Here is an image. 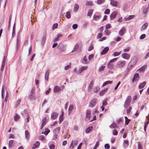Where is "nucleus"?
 <instances>
[{"instance_id":"nucleus-63","label":"nucleus","mask_w":149,"mask_h":149,"mask_svg":"<svg viewBox=\"0 0 149 149\" xmlns=\"http://www.w3.org/2000/svg\"><path fill=\"white\" fill-rule=\"evenodd\" d=\"M104 147L106 149H109L110 148V146L108 144H106L104 145Z\"/></svg>"},{"instance_id":"nucleus-29","label":"nucleus","mask_w":149,"mask_h":149,"mask_svg":"<svg viewBox=\"0 0 149 149\" xmlns=\"http://www.w3.org/2000/svg\"><path fill=\"white\" fill-rule=\"evenodd\" d=\"M123 145L125 148L127 147L129 145V141L128 140H125L124 141Z\"/></svg>"},{"instance_id":"nucleus-2","label":"nucleus","mask_w":149,"mask_h":149,"mask_svg":"<svg viewBox=\"0 0 149 149\" xmlns=\"http://www.w3.org/2000/svg\"><path fill=\"white\" fill-rule=\"evenodd\" d=\"M78 142L77 141L72 140L69 146L70 149H73L74 147L77 145Z\"/></svg>"},{"instance_id":"nucleus-60","label":"nucleus","mask_w":149,"mask_h":149,"mask_svg":"<svg viewBox=\"0 0 149 149\" xmlns=\"http://www.w3.org/2000/svg\"><path fill=\"white\" fill-rule=\"evenodd\" d=\"M111 27V26L110 24H107L106 25V29H109Z\"/></svg>"},{"instance_id":"nucleus-25","label":"nucleus","mask_w":149,"mask_h":149,"mask_svg":"<svg viewBox=\"0 0 149 149\" xmlns=\"http://www.w3.org/2000/svg\"><path fill=\"white\" fill-rule=\"evenodd\" d=\"M94 82L93 81H91L90 83L89 84V86H88V90L89 91H90L91 90V88L93 87V84Z\"/></svg>"},{"instance_id":"nucleus-39","label":"nucleus","mask_w":149,"mask_h":149,"mask_svg":"<svg viewBox=\"0 0 149 149\" xmlns=\"http://www.w3.org/2000/svg\"><path fill=\"white\" fill-rule=\"evenodd\" d=\"M50 132L49 130L47 129H46L43 132H42V133L44 134L45 135H47L48 133Z\"/></svg>"},{"instance_id":"nucleus-48","label":"nucleus","mask_w":149,"mask_h":149,"mask_svg":"<svg viewBox=\"0 0 149 149\" xmlns=\"http://www.w3.org/2000/svg\"><path fill=\"white\" fill-rule=\"evenodd\" d=\"M66 16L68 19H69L70 17V13L68 12H67L66 14Z\"/></svg>"},{"instance_id":"nucleus-11","label":"nucleus","mask_w":149,"mask_h":149,"mask_svg":"<svg viewBox=\"0 0 149 149\" xmlns=\"http://www.w3.org/2000/svg\"><path fill=\"white\" fill-rule=\"evenodd\" d=\"M91 111L89 110H87L86 112V120H88L90 118L91 116Z\"/></svg>"},{"instance_id":"nucleus-44","label":"nucleus","mask_w":149,"mask_h":149,"mask_svg":"<svg viewBox=\"0 0 149 149\" xmlns=\"http://www.w3.org/2000/svg\"><path fill=\"white\" fill-rule=\"evenodd\" d=\"M5 89V86H3L2 87V97L3 98V93L4 91V90Z\"/></svg>"},{"instance_id":"nucleus-6","label":"nucleus","mask_w":149,"mask_h":149,"mask_svg":"<svg viewBox=\"0 0 149 149\" xmlns=\"http://www.w3.org/2000/svg\"><path fill=\"white\" fill-rule=\"evenodd\" d=\"M97 100L96 99H93L90 102L89 107H92L95 106L96 104Z\"/></svg>"},{"instance_id":"nucleus-32","label":"nucleus","mask_w":149,"mask_h":149,"mask_svg":"<svg viewBox=\"0 0 149 149\" xmlns=\"http://www.w3.org/2000/svg\"><path fill=\"white\" fill-rule=\"evenodd\" d=\"M93 129V127L90 126L88 127L85 130V132L86 133H88L91 131Z\"/></svg>"},{"instance_id":"nucleus-49","label":"nucleus","mask_w":149,"mask_h":149,"mask_svg":"<svg viewBox=\"0 0 149 149\" xmlns=\"http://www.w3.org/2000/svg\"><path fill=\"white\" fill-rule=\"evenodd\" d=\"M78 47V46L77 45H76L74 47L72 51V52H75L76 50L77 49V48Z\"/></svg>"},{"instance_id":"nucleus-30","label":"nucleus","mask_w":149,"mask_h":149,"mask_svg":"<svg viewBox=\"0 0 149 149\" xmlns=\"http://www.w3.org/2000/svg\"><path fill=\"white\" fill-rule=\"evenodd\" d=\"M101 16L100 15H94L93 17V19L94 20H98L101 17Z\"/></svg>"},{"instance_id":"nucleus-51","label":"nucleus","mask_w":149,"mask_h":149,"mask_svg":"<svg viewBox=\"0 0 149 149\" xmlns=\"http://www.w3.org/2000/svg\"><path fill=\"white\" fill-rule=\"evenodd\" d=\"M39 139L40 140L43 141L45 139V137L43 136V135H41L40 136Z\"/></svg>"},{"instance_id":"nucleus-16","label":"nucleus","mask_w":149,"mask_h":149,"mask_svg":"<svg viewBox=\"0 0 149 149\" xmlns=\"http://www.w3.org/2000/svg\"><path fill=\"white\" fill-rule=\"evenodd\" d=\"M147 68V65H145L141 67V68L138 70V71H139L141 72H143L145 70V69L146 68Z\"/></svg>"},{"instance_id":"nucleus-1","label":"nucleus","mask_w":149,"mask_h":149,"mask_svg":"<svg viewBox=\"0 0 149 149\" xmlns=\"http://www.w3.org/2000/svg\"><path fill=\"white\" fill-rule=\"evenodd\" d=\"M125 64V61L123 60H120L117 63L116 66L118 68H123Z\"/></svg>"},{"instance_id":"nucleus-24","label":"nucleus","mask_w":149,"mask_h":149,"mask_svg":"<svg viewBox=\"0 0 149 149\" xmlns=\"http://www.w3.org/2000/svg\"><path fill=\"white\" fill-rule=\"evenodd\" d=\"M60 88L58 86H56L54 90V91L55 93H56L59 92L60 90Z\"/></svg>"},{"instance_id":"nucleus-52","label":"nucleus","mask_w":149,"mask_h":149,"mask_svg":"<svg viewBox=\"0 0 149 149\" xmlns=\"http://www.w3.org/2000/svg\"><path fill=\"white\" fill-rule=\"evenodd\" d=\"M105 1V0H97V3L99 4H100Z\"/></svg>"},{"instance_id":"nucleus-43","label":"nucleus","mask_w":149,"mask_h":149,"mask_svg":"<svg viewBox=\"0 0 149 149\" xmlns=\"http://www.w3.org/2000/svg\"><path fill=\"white\" fill-rule=\"evenodd\" d=\"M73 109V107L72 105H70L69 109V112L70 113Z\"/></svg>"},{"instance_id":"nucleus-15","label":"nucleus","mask_w":149,"mask_h":149,"mask_svg":"<svg viewBox=\"0 0 149 149\" xmlns=\"http://www.w3.org/2000/svg\"><path fill=\"white\" fill-rule=\"evenodd\" d=\"M50 71L49 70H47L45 73V79L47 81L48 80V77Z\"/></svg>"},{"instance_id":"nucleus-56","label":"nucleus","mask_w":149,"mask_h":149,"mask_svg":"<svg viewBox=\"0 0 149 149\" xmlns=\"http://www.w3.org/2000/svg\"><path fill=\"white\" fill-rule=\"evenodd\" d=\"M58 24L57 23L54 24L53 26V30H54L56 28L58 27Z\"/></svg>"},{"instance_id":"nucleus-8","label":"nucleus","mask_w":149,"mask_h":149,"mask_svg":"<svg viewBox=\"0 0 149 149\" xmlns=\"http://www.w3.org/2000/svg\"><path fill=\"white\" fill-rule=\"evenodd\" d=\"M58 116V114L56 112H54L51 114V118L52 120L56 119Z\"/></svg>"},{"instance_id":"nucleus-34","label":"nucleus","mask_w":149,"mask_h":149,"mask_svg":"<svg viewBox=\"0 0 149 149\" xmlns=\"http://www.w3.org/2000/svg\"><path fill=\"white\" fill-rule=\"evenodd\" d=\"M112 82V81H106L104 82V83L102 85V86L103 87L104 86H105L107 85V84H111Z\"/></svg>"},{"instance_id":"nucleus-28","label":"nucleus","mask_w":149,"mask_h":149,"mask_svg":"<svg viewBox=\"0 0 149 149\" xmlns=\"http://www.w3.org/2000/svg\"><path fill=\"white\" fill-rule=\"evenodd\" d=\"M107 67L108 68L111 69H112L113 68V64L109 62L107 64Z\"/></svg>"},{"instance_id":"nucleus-7","label":"nucleus","mask_w":149,"mask_h":149,"mask_svg":"<svg viewBox=\"0 0 149 149\" xmlns=\"http://www.w3.org/2000/svg\"><path fill=\"white\" fill-rule=\"evenodd\" d=\"M121 55L122 58L127 60L129 59L130 57V55L127 53H123Z\"/></svg>"},{"instance_id":"nucleus-40","label":"nucleus","mask_w":149,"mask_h":149,"mask_svg":"<svg viewBox=\"0 0 149 149\" xmlns=\"http://www.w3.org/2000/svg\"><path fill=\"white\" fill-rule=\"evenodd\" d=\"M60 130V128L58 127L56 128L54 131V132L56 133H58Z\"/></svg>"},{"instance_id":"nucleus-23","label":"nucleus","mask_w":149,"mask_h":149,"mask_svg":"<svg viewBox=\"0 0 149 149\" xmlns=\"http://www.w3.org/2000/svg\"><path fill=\"white\" fill-rule=\"evenodd\" d=\"M109 127L111 128H118V126L116 123H113L111 125L109 126Z\"/></svg>"},{"instance_id":"nucleus-14","label":"nucleus","mask_w":149,"mask_h":149,"mask_svg":"<svg viewBox=\"0 0 149 149\" xmlns=\"http://www.w3.org/2000/svg\"><path fill=\"white\" fill-rule=\"evenodd\" d=\"M109 48L108 47H105L101 53V55H104L106 54L108 51Z\"/></svg>"},{"instance_id":"nucleus-19","label":"nucleus","mask_w":149,"mask_h":149,"mask_svg":"<svg viewBox=\"0 0 149 149\" xmlns=\"http://www.w3.org/2000/svg\"><path fill=\"white\" fill-rule=\"evenodd\" d=\"M40 145V143L38 141H36V143L33 144L32 147V149H34L36 148H38Z\"/></svg>"},{"instance_id":"nucleus-21","label":"nucleus","mask_w":149,"mask_h":149,"mask_svg":"<svg viewBox=\"0 0 149 149\" xmlns=\"http://www.w3.org/2000/svg\"><path fill=\"white\" fill-rule=\"evenodd\" d=\"M132 66H128L127 68L125 70V75H127L128 74V73L129 72V71L132 68Z\"/></svg>"},{"instance_id":"nucleus-22","label":"nucleus","mask_w":149,"mask_h":149,"mask_svg":"<svg viewBox=\"0 0 149 149\" xmlns=\"http://www.w3.org/2000/svg\"><path fill=\"white\" fill-rule=\"evenodd\" d=\"M6 60V56H4V58L3 60L2 65V67L1 68V70H3L4 69V66L5 64V62Z\"/></svg>"},{"instance_id":"nucleus-4","label":"nucleus","mask_w":149,"mask_h":149,"mask_svg":"<svg viewBox=\"0 0 149 149\" xmlns=\"http://www.w3.org/2000/svg\"><path fill=\"white\" fill-rule=\"evenodd\" d=\"M139 78V74L138 73L135 74L134 76V77L132 80V83H133L134 82H137L138 81Z\"/></svg>"},{"instance_id":"nucleus-53","label":"nucleus","mask_w":149,"mask_h":149,"mask_svg":"<svg viewBox=\"0 0 149 149\" xmlns=\"http://www.w3.org/2000/svg\"><path fill=\"white\" fill-rule=\"evenodd\" d=\"M112 133L113 135H116L118 134V132L116 130L114 129Z\"/></svg>"},{"instance_id":"nucleus-45","label":"nucleus","mask_w":149,"mask_h":149,"mask_svg":"<svg viewBox=\"0 0 149 149\" xmlns=\"http://www.w3.org/2000/svg\"><path fill=\"white\" fill-rule=\"evenodd\" d=\"M134 17V15H130L129 16V17H127L125 18V20H129L131 19H132V18H133Z\"/></svg>"},{"instance_id":"nucleus-12","label":"nucleus","mask_w":149,"mask_h":149,"mask_svg":"<svg viewBox=\"0 0 149 149\" xmlns=\"http://www.w3.org/2000/svg\"><path fill=\"white\" fill-rule=\"evenodd\" d=\"M63 110L62 111V114L59 117V123L60 124L63 120Z\"/></svg>"},{"instance_id":"nucleus-55","label":"nucleus","mask_w":149,"mask_h":149,"mask_svg":"<svg viewBox=\"0 0 149 149\" xmlns=\"http://www.w3.org/2000/svg\"><path fill=\"white\" fill-rule=\"evenodd\" d=\"M71 66V64H70L65 67L64 69L65 70H67Z\"/></svg>"},{"instance_id":"nucleus-17","label":"nucleus","mask_w":149,"mask_h":149,"mask_svg":"<svg viewBox=\"0 0 149 149\" xmlns=\"http://www.w3.org/2000/svg\"><path fill=\"white\" fill-rule=\"evenodd\" d=\"M89 60L87 59V57L85 56L83 58L82 62L84 64H88L89 63Z\"/></svg>"},{"instance_id":"nucleus-13","label":"nucleus","mask_w":149,"mask_h":149,"mask_svg":"<svg viewBox=\"0 0 149 149\" xmlns=\"http://www.w3.org/2000/svg\"><path fill=\"white\" fill-rule=\"evenodd\" d=\"M47 122V120L46 119V118H44L42 121V123L41 127V129H42L44 126L46 124Z\"/></svg>"},{"instance_id":"nucleus-20","label":"nucleus","mask_w":149,"mask_h":149,"mask_svg":"<svg viewBox=\"0 0 149 149\" xmlns=\"http://www.w3.org/2000/svg\"><path fill=\"white\" fill-rule=\"evenodd\" d=\"M110 4L113 6L116 7L118 6V3L116 1H111Z\"/></svg>"},{"instance_id":"nucleus-59","label":"nucleus","mask_w":149,"mask_h":149,"mask_svg":"<svg viewBox=\"0 0 149 149\" xmlns=\"http://www.w3.org/2000/svg\"><path fill=\"white\" fill-rule=\"evenodd\" d=\"M110 12V10L108 9H106L104 12L105 14H108Z\"/></svg>"},{"instance_id":"nucleus-10","label":"nucleus","mask_w":149,"mask_h":149,"mask_svg":"<svg viewBox=\"0 0 149 149\" xmlns=\"http://www.w3.org/2000/svg\"><path fill=\"white\" fill-rule=\"evenodd\" d=\"M126 31V29L124 27H123L120 31L119 34L120 36H122Z\"/></svg>"},{"instance_id":"nucleus-41","label":"nucleus","mask_w":149,"mask_h":149,"mask_svg":"<svg viewBox=\"0 0 149 149\" xmlns=\"http://www.w3.org/2000/svg\"><path fill=\"white\" fill-rule=\"evenodd\" d=\"M105 68V66H102L100 67L99 69V71L100 72L104 70Z\"/></svg>"},{"instance_id":"nucleus-64","label":"nucleus","mask_w":149,"mask_h":149,"mask_svg":"<svg viewBox=\"0 0 149 149\" xmlns=\"http://www.w3.org/2000/svg\"><path fill=\"white\" fill-rule=\"evenodd\" d=\"M78 27V25L77 24H74L72 26V28L73 29H76Z\"/></svg>"},{"instance_id":"nucleus-5","label":"nucleus","mask_w":149,"mask_h":149,"mask_svg":"<svg viewBox=\"0 0 149 149\" xmlns=\"http://www.w3.org/2000/svg\"><path fill=\"white\" fill-rule=\"evenodd\" d=\"M88 68V66H84L79 68L77 72V74H80L84 70H86Z\"/></svg>"},{"instance_id":"nucleus-62","label":"nucleus","mask_w":149,"mask_h":149,"mask_svg":"<svg viewBox=\"0 0 149 149\" xmlns=\"http://www.w3.org/2000/svg\"><path fill=\"white\" fill-rule=\"evenodd\" d=\"M130 47H127L126 49H125L123 50V51L124 52H127L129 51L130 50Z\"/></svg>"},{"instance_id":"nucleus-27","label":"nucleus","mask_w":149,"mask_h":149,"mask_svg":"<svg viewBox=\"0 0 149 149\" xmlns=\"http://www.w3.org/2000/svg\"><path fill=\"white\" fill-rule=\"evenodd\" d=\"M146 82H143L142 83H141L140 85H139V89H141L143 88L146 85Z\"/></svg>"},{"instance_id":"nucleus-38","label":"nucleus","mask_w":149,"mask_h":149,"mask_svg":"<svg viewBox=\"0 0 149 149\" xmlns=\"http://www.w3.org/2000/svg\"><path fill=\"white\" fill-rule=\"evenodd\" d=\"M121 53V52H114L113 53V55L114 56H118Z\"/></svg>"},{"instance_id":"nucleus-42","label":"nucleus","mask_w":149,"mask_h":149,"mask_svg":"<svg viewBox=\"0 0 149 149\" xmlns=\"http://www.w3.org/2000/svg\"><path fill=\"white\" fill-rule=\"evenodd\" d=\"M107 100L105 99L104 101L102 102V106H104L106 105L107 104Z\"/></svg>"},{"instance_id":"nucleus-37","label":"nucleus","mask_w":149,"mask_h":149,"mask_svg":"<svg viewBox=\"0 0 149 149\" xmlns=\"http://www.w3.org/2000/svg\"><path fill=\"white\" fill-rule=\"evenodd\" d=\"M107 88H106L102 91L100 93V95H103L107 90Z\"/></svg>"},{"instance_id":"nucleus-47","label":"nucleus","mask_w":149,"mask_h":149,"mask_svg":"<svg viewBox=\"0 0 149 149\" xmlns=\"http://www.w3.org/2000/svg\"><path fill=\"white\" fill-rule=\"evenodd\" d=\"M13 142V140H10L9 141V146L10 148H11L12 147V144Z\"/></svg>"},{"instance_id":"nucleus-57","label":"nucleus","mask_w":149,"mask_h":149,"mask_svg":"<svg viewBox=\"0 0 149 149\" xmlns=\"http://www.w3.org/2000/svg\"><path fill=\"white\" fill-rule=\"evenodd\" d=\"M55 146L54 144H52L49 146V148L50 149H54Z\"/></svg>"},{"instance_id":"nucleus-54","label":"nucleus","mask_w":149,"mask_h":149,"mask_svg":"<svg viewBox=\"0 0 149 149\" xmlns=\"http://www.w3.org/2000/svg\"><path fill=\"white\" fill-rule=\"evenodd\" d=\"M93 48V45L91 44L90 46H89L88 48V50L89 51H91Z\"/></svg>"},{"instance_id":"nucleus-50","label":"nucleus","mask_w":149,"mask_h":149,"mask_svg":"<svg viewBox=\"0 0 149 149\" xmlns=\"http://www.w3.org/2000/svg\"><path fill=\"white\" fill-rule=\"evenodd\" d=\"M138 149H143L142 145L140 142H138Z\"/></svg>"},{"instance_id":"nucleus-35","label":"nucleus","mask_w":149,"mask_h":149,"mask_svg":"<svg viewBox=\"0 0 149 149\" xmlns=\"http://www.w3.org/2000/svg\"><path fill=\"white\" fill-rule=\"evenodd\" d=\"M20 118V116L17 114H16L14 117V120L15 121H17Z\"/></svg>"},{"instance_id":"nucleus-61","label":"nucleus","mask_w":149,"mask_h":149,"mask_svg":"<svg viewBox=\"0 0 149 149\" xmlns=\"http://www.w3.org/2000/svg\"><path fill=\"white\" fill-rule=\"evenodd\" d=\"M148 11V8H144L143 10V13L144 14H146L147 13Z\"/></svg>"},{"instance_id":"nucleus-18","label":"nucleus","mask_w":149,"mask_h":149,"mask_svg":"<svg viewBox=\"0 0 149 149\" xmlns=\"http://www.w3.org/2000/svg\"><path fill=\"white\" fill-rule=\"evenodd\" d=\"M148 26V23L147 22L143 24L141 29V31H143L146 29Z\"/></svg>"},{"instance_id":"nucleus-58","label":"nucleus","mask_w":149,"mask_h":149,"mask_svg":"<svg viewBox=\"0 0 149 149\" xmlns=\"http://www.w3.org/2000/svg\"><path fill=\"white\" fill-rule=\"evenodd\" d=\"M59 50L61 52H64L65 50V48L63 47L61 48H59Z\"/></svg>"},{"instance_id":"nucleus-36","label":"nucleus","mask_w":149,"mask_h":149,"mask_svg":"<svg viewBox=\"0 0 149 149\" xmlns=\"http://www.w3.org/2000/svg\"><path fill=\"white\" fill-rule=\"evenodd\" d=\"M25 136L26 139H28L29 136V132L27 131L26 130L25 131Z\"/></svg>"},{"instance_id":"nucleus-46","label":"nucleus","mask_w":149,"mask_h":149,"mask_svg":"<svg viewBox=\"0 0 149 149\" xmlns=\"http://www.w3.org/2000/svg\"><path fill=\"white\" fill-rule=\"evenodd\" d=\"M86 5L88 6H92L93 5V2L91 1H87Z\"/></svg>"},{"instance_id":"nucleus-26","label":"nucleus","mask_w":149,"mask_h":149,"mask_svg":"<svg viewBox=\"0 0 149 149\" xmlns=\"http://www.w3.org/2000/svg\"><path fill=\"white\" fill-rule=\"evenodd\" d=\"M79 6L77 4H75L74 6V12H77L79 9Z\"/></svg>"},{"instance_id":"nucleus-9","label":"nucleus","mask_w":149,"mask_h":149,"mask_svg":"<svg viewBox=\"0 0 149 149\" xmlns=\"http://www.w3.org/2000/svg\"><path fill=\"white\" fill-rule=\"evenodd\" d=\"M117 14V12L116 11H114L113 12H112L110 15V17L111 19H113L114 18L116 17V15Z\"/></svg>"},{"instance_id":"nucleus-33","label":"nucleus","mask_w":149,"mask_h":149,"mask_svg":"<svg viewBox=\"0 0 149 149\" xmlns=\"http://www.w3.org/2000/svg\"><path fill=\"white\" fill-rule=\"evenodd\" d=\"M100 89L99 87L96 86L94 88L93 91L94 92L97 93L99 91Z\"/></svg>"},{"instance_id":"nucleus-3","label":"nucleus","mask_w":149,"mask_h":149,"mask_svg":"<svg viewBox=\"0 0 149 149\" xmlns=\"http://www.w3.org/2000/svg\"><path fill=\"white\" fill-rule=\"evenodd\" d=\"M131 99V97L130 96H128L124 104V107L125 108L127 107L129 105Z\"/></svg>"},{"instance_id":"nucleus-31","label":"nucleus","mask_w":149,"mask_h":149,"mask_svg":"<svg viewBox=\"0 0 149 149\" xmlns=\"http://www.w3.org/2000/svg\"><path fill=\"white\" fill-rule=\"evenodd\" d=\"M93 10L92 9H90L88 11L87 15V16H91L92 14Z\"/></svg>"}]
</instances>
